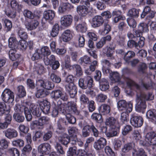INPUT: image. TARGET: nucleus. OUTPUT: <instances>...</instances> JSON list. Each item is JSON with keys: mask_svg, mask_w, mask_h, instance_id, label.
<instances>
[{"mask_svg": "<svg viewBox=\"0 0 156 156\" xmlns=\"http://www.w3.org/2000/svg\"><path fill=\"white\" fill-rule=\"evenodd\" d=\"M14 110L15 113H21L24 112L27 120L30 121L32 118L31 112L37 117L40 116L39 108L37 106L30 103H23L22 104H17L15 105Z\"/></svg>", "mask_w": 156, "mask_h": 156, "instance_id": "1", "label": "nucleus"}, {"mask_svg": "<svg viewBox=\"0 0 156 156\" xmlns=\"http://www.w3.org/2000/svg\"><path fill=\"white\" fill-rule=\"evenodd\" d=\"M154 98V95L151 93L147 94L142 93L140 95L137 94L136 98V104L135 109L139 112L144 113L146 108L145 101L152 100Z\"/></svg>", "mask_w": 156, "mask_h": 156, "instance_id": "2", "label": "nucleus"}, {"mask_svg": "<svg viewBox=\"0 0 156 156\" xmlns=\"http://www.w3.org/2000/svg\"><path fill=\"white\" fill-rule=\"evenodd\" d=\"M65 110L66 114V119L68 122L72 124H74L76 122V119L73 116L71 115V113L73 112L76 113V103L71 101L69 102L66 105V107Z\"/></svg>", "mask_w": 156, "mask_h": 156, "instance_id": "3", "label": "nucleus"}, {"mask_svg": "<svg viewBox=\"0 0 156 156\" xmlns=\"http://www.w3.org/2000/svg\"><path fill=\"white\" fill-rule=\"evenodd\" d=\"M73 80L74 76L71 75L68 76L65 79V83H66V89L72 97H74L77 92L76 88L73 82Z\"/></svg>", "mask_w": 156, "mask_h": 156, "instance_id": "4", "label": "nucleus"}, {"mask_svg": "<svg viewBox=\"0 0 156 156\" xmlns=\"http://www.w3.org/2000/svg\"><path fill=\"white\" fill-rule=\"evenodd\" d=\"M140 141V144L144 146H149L156 144V134L154 132H150L147 133L145 136V141L142 143Z\"/></svg>", "mask_w": 156, "mask_h": 156, "instance_id": "5", "label": "nucleus"}, {"mask_svg": "<svg viewBox=\"0 0 156 156\" xmlns=\"http://www.w3.org/2000/svg\"><path fill=\"white\" fill-rule=\"evenodd\" d=\"M93 79L90 76L80 78L79 80V85L83 89H85L87 87L91 88L93 85Z\"/></svg>", "mask_w": 156, "mask_h": 156, "instance_id": "6", "label": "nucleus"}, {"mask_svg": "<svg viewBox=\"0 0 156 156\" xmlns=\"http://www.w3.org/2000/svg\"><path fill=\"white\" fill-rule=\"evenodd\" d=\"M118 107L119 110L130 112L132 110L133 104L129 101L126 103L125 100H120L118 103Z\"/></svg>", "mask_w": 156, "mask_h": 156, "instance_id": "7", "label": "nucleus"}, {"mask_svg": "<svg viewBox=\"0 0 156 156\" xmlns=\"http://www.w3.org/2000/svg\"><path fill=\"white\" fill-rule=\"evenodd\" d=\"M1 97L5 102L12 103L14 100L13 93L9 89H5L2 93Z\"/></svg>", "mask_w": 156, "mask_h": 156, "instance_id": "8", "label": "nucleus"}, {"mask_svg": "<svg viewBox=\"0 0 156 156\" xmlns=\"http://www.w3.org/2000/svg\"><path fill=\"white\" fill-rule=\"evenodd\" d=\"M132 148L133 149L132 152L133 156H138V154H139L138 150L140 148H137V147L135 146V144L133 143H129L125 145L123 148L122 149V152L126 153Z\"/></svg>", "mask_w": 156, "mask_h": 156, "instance_id": "9", "label": "nucleus"}, {"mask_svg": "<svg viewBox=\"0 0 156 156\" xmlns=\"http://www.w3.org/2000/svg\"><path fill=\"white\" fill-rule=\"evenodd\" d=\"M130 121L133 126L137 127L142 126L143 122V120L141 116H137L135 113H134L131 115Z\"/></svg>", "mask_w": 156, "mask_h": 156, "instance_id": "10", "label": "nucleus"}, {"mask_svg": "<svg viewBox=\"0 0 156 156\" xmlns=\"http://www.w3.org/2000/svg\"><path fill=\"white\" fill-rule=\"evenodd\" d=\"M107 144V141L105 138L101 137L94 142L93 144L94 148L97 151L102 149Z\"/></svg>", "mask_w": 156, "mask_h": 156, "instance_id": "11", "label": "nucleus"}, {"mask_svg": "<svg viewBox=\"0 0 156 156\" xmlns=\"http://www.w3.org/2000/svg\"><path fill=\"white\" fill-rule=\"evenodd\" d=\"M73 16L70 15L63 16L61 18L60 23L63 27H68L70 26L73 21Z\"/></svg>", "mask_w": 156, "mask_h": 156, "instance_id": "12", "label": "nucleus"}, {"mask_svg": "<svg viewBox=\"0 0 156 156\" xmlns=\"http://www.w3.org/2000/svg\"><path fill=\"white\" fill-rule=\"evenodd\" d=\"M38 102L40 108L44 113L45 114L49 113L51 105L49 102L46 100H39Z\"/></svg>", "mask_w": 156, "mask_h": 156, "instance_id": "13", "label": "nucleus"}, {"mask_svg": "<svg viewBox=\"0 0 156 156\" xmlns=\"http://www.w3.org/2000/svg\"><path fill=\"white\" fill-rule=\"evenodd\" d=\"M105 124L106 125L109 126L110 128H120L119 123L118 120L114 117H110L106 119Z\"/></svg>", "mask_w": 156, "mask_h": 156, "instance_id": "14", "label": "nucleus"}, {"mask_svg": "<svg viewBox=\"0 0 156 156\" xmlns=\"http://www.w3.org/2000/svg\"><path fill=\"white\" fill-rule=\"evenodd\" d=\"M51 97L55 99L60 98L64 101H66L67 99V96L65 93L62 92L60 90L53 91L51 94Z\"/></svg>", "mask_w": 156, "mask_h": 156, "instance_id": "15", "label": "nucleus"}, {"mask_svg": "<svg viewBox=\"0 0 156 156\" xmlns=\"http://www.w3.org/2000/svg\"><path fill=\"white\" fill-rule=\"evenodd\" d=\"M65 66L66 68L68 69L72 70L73 69L76 72V75L78 76H81L83 74V72L80 66L78 65H74L71 66L69 63H65Z\"/></svg>", "mask_w": 156, "mask_h": 156, "instance_id": "16", "label": "nucleus"}, {"mask_svg": "<svg viewBox=\"0 0 156 156\" xmlns=\"http://www.w3.org/2000/svg\"><path fill=\"white\" fill-rule=\"evenodd\" d=\"M73 5L69 3L67 0H64L62 2L58 10L59 12L62 13L66 10L73 9Z\"/></svg>", "mask_w": 156, "mask_h": 156, "instance_id": "17", "label": "nucleus"}, {"mask_svg": "<svg viewBox=\"0 0 156 156\" xmlns=\"http://www.w3.org/2000/svg\"><path fill=\"white\" fill-rule=\"evenodd\" d=\"M148 31L147 25L144 23H140L138 26V29L135 31V34L136 37H140L143 32Z\"/></svg>", "mask_w": 156, "mask_h": 156, "instance_id": "18", "label": "nucleus"}, {"mask_svg": "<svg viewBox=\"0 0 156 156\" xmlns=\"http://www.w3.org/2000/svg\"><path fill=\"white\" fill-rule=\"evenodd\" d=\"M51 150V146L48 143H44L41 144L38 148V151L42 154H49Z\"/></svg>", "mask_w": 156, "mask_h": 156, "instance_id": "19", "label": "nucleus"}, {"mask_svg": "<svg viewBox=\"0 0 156 156\" xmlns=\"http://www.w3.org/2000/svg\"><path fill=\"white\" fill-rule=\"evenodd\" d=\"M37 83L44 88V89L46 90H51L54 87V85L52 83L47 80L44 81L42 80H39L37 82Z\"/></svg>", "mask_w": 156, "mask_h": 156, "instance_id": "20", "label": "nucleus"}, {"mask_svg": "<svg viewBox=\"0 0 156 156\" xmlns=\"http://www.w3.org/2000/svg\"><path fill=\"white\" fill-rule=\"evenodd\" d=\"M73 37L72 33L69 30H65L62 33V36L60 37L61 42H67L69 41Z\"/></svg>", "mask_w": 156, "mask_h": 156, "instance_id": "21", "label": "nucleus"}, {"mask_svg": "<svg viewBox=\"0 0 156 156\" xmlns=\"http://www.w3.org/2000/svg\"><path fill=\"white\" fill-rule=\"evenodd\" d=\"M104 22L101 16H96L92 19L91 25L94 28L100 27L102 24Z\"/></svg>", "mask_w": 156, "mask_h": 156, "instance_id": "22", "label": "nucleus"}, {"mask_svg": "<svg viewBox=\"0 0 156 156\" xmlns=\"http://www.w3.org/2000/svg\"><path fill=\"white\" fill-rule=\"evenodd\" d=\"M89 8L84 5H79L77 7L76 11L78 13L82 16H84L87 15L88 12Z\"/></svg>", "mask_w": 156, "mask_h": 156, "instance_id": "23", "label": "nucleus"}, {"mask_svg": "<svg viewBox=\"0 0 156 156\" xmlns=\"http://www.w3.org/2000/svg\"><path fill=\"white\" fill-rule=\"evenodd\" d=\"M39 24V21L37 20H32L30 23H25V25L26 28L29 30H32L36 29Z\"/></svg>", "mask_w": 156, "mask_h": 156, "instance_id": "24", "label": "nucleus"}, {"mask_svg": "<svg viewBox=\"0 0 156 156\" xmlns=\"http://www.w3.org/2000/svg\"><path fill=\"white\" fill-rule=\"evenodd\" d=\"M146 116L150 121L154 123L156 122V110L155 109L149 110L146 113Z\"/></svg>", "mask_w": 156, "mask_h": 156, "instance_id": "25", "label": "nucleus"}, {"mask_svg": "<svg viewBox=\"0 0 156 156\" xmlns=\"http://www.w3.org/2000/svg\"><path fill=\"white\" fill-rule=\"evenodd\" d=\"M155 13L154 11L151 10L150 7L147 6L144 8L140 16L141 18H144L146 15L149 14V16L150 18H152L154 17Z\"/></svg>", "mask_w": 156, "mask_h": 156, "instance_id": "26", "label": "nucleus"}, {"mask_svg": "<svg viewBox=\"0 0 156 156\" xmlns=\"http://www.w3.org/2000/svg\"><path fill=\"white\" fill-rule=\"evenodd\" d=\"M101 64L103 66L102 70L103 73L105 74L109 73L111 70L109 68L111 65L109 62L107 60L103 59L101 61Z\"/></svg>", "mask_w": 156, "mask_h": 156, "instance_id": "27", "label": "nucleus"}, {"mask_svg": "<svg viewBox=\"0 0 156 156\" xmlns=\"http://www.w3.org/2000/svg\"><path fill=\"white\" fill-rule=\"evenodd\" d=\"M5 136L9 139L16 137L18 135L17 132L15 129H8L5 132Z\"/></svg>", "mask_w": 156, "mask_h": 156, "instance_id": "28", "label": "nucleus"}, {"mask_svg": "<svg viewBox=\"0 0 156 156\" xmlns=\"http://www.w3.org/2000/svg\"><path fill=\"white\" fill-rule=\"evenodd\" d=\"M108 74H109L110 78L112 83L119 82L120 83V77L118 72H112L111 71H110V72L108 73Z\"/></svg>", "mask_w": 156, "mask_h": 156, "instance_id": "29", "label": "nucleus"}, {"mask_svg": "<svg viewBox=\"0 0 156 156\" xmlns=\"http://www.w3.org/2000/svg\"><path fill=\"white\" fill-rule=\"evenodd\" d=\"M111 39V36L107 35L105 37L102 38L100 41L96 44V46L97 48H100L102 47L107 41H110Z\"/></svg>", "mask_w": 156, "mask_h": 156, "instance_id": "30", "label": "nucleus"}, {"mask_svg": "<svg viewBox=\"0 0 156 156\" xmlns=\"http://www.w3.org/2000/svg\"><path fill=\"white\" fill-rule=\"evenodd\" d=\"M55 12L52 10L45 11L44 13V17L46 20L48 21L52 20L55 16Z\"/></svg>", "mask_w": 156, "mask_h": 156, "instance_id": "31", "label": "nucleus"}, {"mask_svg": "<svg viewBox=\"0 0 156 156\" xmlns=\"http://www.w3.org/2000/svg\"><path fill=\"white\" fill-rule=\"evenodd\" d=\"M99 111L103 115H105L108 114L110 112V108L109 106L106 105H101L98 108Z\"/></svg>", "mask_w": 156, "mask_h": 156, "instance_id": "32", "label": "nucleus"}, {"mask_svg": "<svg viewBox=\"0 0 156 156\" xmlns=\"http://www.w3.org/2000/svg\"><path fill=\"white\" fill-rule=\"evenodd\" d=\"M100 89L102 91H105L109 87V83L105 79H102L99 82Z\"/></svg>", "mask_w": 156, "mask_h": 156, "instance_id": "33", "label": "nucleus"}, {"mask_svg": "<svg viewBox=\"0 0 156 156\" xmlns=\"http://www.w3.org/2000/svg\"><path fill=\"white\" fill-rule=\"evenodd\" d=\"M58 140L62 144L66 145L69 142L70 139L67 134L63 133L59 137Z\"/></svg>", "mask_w": 156, "mask_h": 156, "instance_id": "34", "label": "nucleus"}, {"mask_svg": "<svg viewBox=\"0 0 156 156\" xmlns=\"http://www.w3.org/2000/svg\"><path fill=\"white\" fill-rule=\"evenodd\" d=\"M76 29L78 32L82 33L86 32L87 29L86 23L83 22L78 24L76 26Z\"/></svg>", "mask_w": 156, "mask_h": 156, "instance_id": "35", "label": "nucleus"}, {"mask_svg": "<svg viewBox=\"0 0 156 156\" xmlns=\"http://www.w3.org/2000/svg\"><path fill=\"white\" fill-rule=\"evenodd\" d=\"M44 68L43 66L41 64L36 63L35 64L34 70L37 74H41L44 71Z\"/></svg>", "mask_w": 156, "mask_h": 156, "instance_id": "36", "label": "nucleus"}, {"mask_svg": "<svg viewBox=\"0 0 156 156\" xmlns=\"http://www.w3.org/2000/svg\"><path fill=\"white\" fill-rule=\"evenodd\" d=\"M18 44L15 38L11 37L9 39V48H12L13 49H15L18 48Z\"/></svg>", "mask_w": 156, "mask_h": 156, "instance_id": "37", "label": "nucleus"}, {"mask_svg": "<svg viewBox=\"0 0 156 156\" xmlns=\"http://www.w3.org/2000/svg\"><path fill=\"white\" fill-rule=\"evenodd\" d=\"M20 55L16 53L15 49H11L9 51V57L12 61L15 60L18 58Z\"/></svg>", "mask_w": 156, "mask_h": 156, "instance_id": "38", "label": "nucleus"}, {"mask_svg": "<svg viewBox=\"0 0 156 156\" xmlns=\"http://www.w3.org/2000/svg\"><path fill=\"white\" fill-rule=\"evenodd\" d=\"M119 128H110L109 131L106 132L105 135L107 137H110L116 136L118 132Z\"/></svg>", "mask_w": 156, "mask_h": 156, "instance_id": "39", "label": "nucleus"}, {"mask_svg": "<svg viewBox=\"0 0 156 156\" xmlns=\"http://www.w3.org/2000/svg\"><path fill=\"white\" fill-rule=\"evenodd\" d=\"M115 47L114 46H110L107 47V51L106 52L107 56L109 58L113 59L114 58L113 54L114 53Z\"/></svg>", "mask_w": 156, "mask_h": 156, "instance_id": "40", "label": "nucleus"}, {"mask_svg": "<svg viewBox=\"0 0 156 156\" xmlns=\"http://www.w3.org/2000/svg\"><path fill=\"white\" fill-rule=\"evenodd\" d=\"M139 9H137L133 8L129 10L127 15L133 18H137L139 16Z\"/></svg>", "mask_w": 156, "mask_h": 156, "instance_id": "41", "label": "nucleus"}, {"mask_svg": "<svg viewBox=\"0 0 156 156\" xmlns=\"http://www.w3.org/2000/svg\"><path fill=\"white\" fill-rule=\"evenodd\" d=\"M62 105H55V107L53 108L51 112V115L54 117H56L58 114V112L59 111H61L62 108Z\"/></svg>", "mask_w": 156, "mask_h": 156, "instance_id": "42", "label": "nucleus"}, {"mask_svg": "<svg viewBox=\"0 0 156 156\" xmlns=\"http://www.w3.org/2000/svg\"><path fill=\"white\" fill-rule=\"evenodd\" d=\"M49 93L48 91L43 89L38 90L36 94V96L37 98L44 97Z\"/></svg>", "mask_w": 156, "mask_h": 156, "instance_id": "43", "label": "nucleus"}, {"mask_svg": "<svg viewBox=\"0 0 156 156\" xmlns=\"http://www.w3.org/2000/svg\"><path fill=\"white\" fill-rule=\"evenodd\" d=\"M125 81L127 85L129 87L133 86L137 89H140V87L138 84H136L133 80L129 78H126Z\"/></svg>", "mask_w": 156, "mask_h": 156, "instance_id": "44", "label": "nucleus"}, {"mask_svg": "<svg viewBox=\"0 0 156 156\" xmlns=\"http://www.w3.org/2000/svg\"><path fill=\"white\" fill-rule=\"evenodd\" d=\"M111 29V27L109 25L105 24L104 30H99L98 33L100 34L104 35L108 33L110 31Z\"/></svg>", "mask_w": 156, "mask_h": 156, "instance_id": "45", "label": "nucleus"}, {"mask_svg": "<svg viewBox=\"0 0 156 156\" xmlns=\"http://www.w3.org/2000/svg\"><path fill=\"white\" fill-rule=\"evenodd\" d=\"M65 122L64 120L62 118L60 119L58 122L57 128L56 130V132L58 133H61L65 130L64 128L62 126L61 124L62 123Z\"/></svg>", "mask_w": 156, "mask_h": 156, "instance_id": "46", "label": "nucleus"}, {"mask_svg": "<svg viewBox=\"0 0 156 156\" xmlns=\"http://www.w3.org/2000/svg\"><path fill=\"white\" fill-rule=\"evenodd\" d=\"M40 50V52L42 57H45V56H48L50 54V51L49 48L47 46H44L42 47L41 49H39Z\"/></svg>", "mask_w": 156, "mask_h": 156, "instance_id": "47", "label": "nucleus"}, {"mask_svg": "<svg viewBox=\"0 0 156 156\" xmlns=\"http://www.w3.org/2000/svg\"><path fill=\"white\" fill-rule=\"evenodd\" d=\"M76 39L78 41V46L80 47H83L84 45L85 40L83 35L78 34L76 36Z\"/></svg>", "mask_w": 156, "mask_h": 156, "instance_id": "48", "label": "nucleus"}, {"mask_svg": "<svg viewBox=\"0 0 156 156\" xmlns=\"http://www.w3.org/2000/svg\"><path fill=\"white\" fill-rule=\"evenodd\" d=\"M91 118L93 120L95 121L98 123H101L103 121V119L101 115L96 113H94L91 116Z\"/></svg>", "mask_w": 156, "mask_h": 156, "instance_id": "49", "label": "nucleus"}, {"mask_svg": "<svg viewBox=\"0 0 156 156\" xmlns=\"http://www.w3.org/2000/svg\"><path fill=\"white\" fill-rule=\"evenodd\" d=\"M59 30V26L58 24H55L53 26L51 33V36L54 37L57 36Z\"/></svg>", "mask_w": 156, "mask_h": 156, "instance_id": "50", "label": "nucleus"}, {"mask_svg": "<svg viewBox=\"0 0 156 156\" xmlns=\"http://www.w3.org/2000/svg\"><path fill=\"white\" fill-rule=\"evenodd\" d=\"M135 54L134 52L131 51H128L125 55L124 58L127 62L128 63L129 60L135 56Z\"/></svg>", "mask_w": 156, "mask_h": 156, "instance_id": "51", "label": "nucleus"}, {"mask_svg": "<svg viewBox=\"0 0 156 156\" xmlns=\"http://www.w3.org/2000/svg\"><path fill=\"white\" fill-rule=\"evenodd\" d=\"M128 113L124 111L121 114L120 120L122 123H126L129 120Z\"/></svg>", "mask_w": 156, "mask_h": 156, "instance_id": "52", "label": "nucleus"}, {"mask_svg": "<svg viewBox=\"0 0 156 156\" xmlns=\"http://www.w3.org/2000/svg\"><path fill=\"white\" fill-rule=\"evenodd\" d=\"M14 119L18 122H22L24 119V117L20 113H15L13 115Z\"/></svg>", "mask_w": 156, "mask_h": 156, "instance_id": "53", "label": "nucleus"}, {"mask_svg": "<svg viewBox=\"0 0 156 156\" xmlns=\"http://www.w3.org/2000/svg\"><path fill=\"white\" fill-rule=\"evenodd\" d=\"M18 34L20 38L23 40L27 38V35L23 29L19 28L18 29Z\"/></svg>", "mask_w": 156, "mask_h": 156, "instance_id": "54", "label": "nucleus"}, {"mask_svg": "<svg viewBox=\"0 0 156 156\" xmlns=\"http://www.w3.org/2000/svg\"><path fill=\"white\" fill-rule=\"evenodd\" d=\"M10 4L12 7L16 10L20 11L22 8V6L19 4L16 0L12 1Z\"/></svg>", "mask_w": 156, "mask_h": 156, "instance_id": "55", "label": "nucleus"}, {"mask_svg": "<svg viewBox=\"0 0 156 156\" xmlns=\"http://www.w3.org/2000/svg\"><path fill=\"white\" fill-rule=\"evenodd\" d=\"M17 89L18 92L17 94L19 97H23L26 95V91L23 86H19Z\"/></svg>", "mask_w": 156, "mask_h": 156, "instance_id": "56", "label": "nucleus"}, {"mask_svg": "<svg viewBox=\"0 0 156 156\" xmlns=\"http://www.w3.org/2000/svg\"><path fill=\"white\" fill-rule=\"evenodd\" d=\"M90 126L88 125L85 126L82 130V134L83 136L85 137L89 136L90 133Z\"/></svg>", "mask_w": 156, "mask_h": 156, "instance_id": "57", "label": "nucleus"}, {"mask_svg": "<svg viewBox=\"0 0 156 156\" xmlns=\"http://www.w3.org/2000/svg\"><path fill=\"white\" fill-rule=\"evenodd\" d=\"M43 58L39 49H37L31 57L33 60L34 61Z\"/></svg>", "mask_w": 156, "mask_h": 156, "instance_id": "58", "label": "nucleus"}, {"mask_svg": "<svg viewBox=\"0 0 156 156\" xmlns=\"http://www.w3.org/2000/svg\"><path fill=\"white\" fill-rule=\"evenodd\" d=\"M107 98V96L102 94H98L96 97V100L97 101L99 102H104Z\"/></svg>", "mask_w": 156, "mask_h": 156, "instance_id": "59", "label": "nucleus"}, {"mask_svg": "<svg viewBox=\"0 0 156 156\" xmlns=\"http://www.w3.org/2000/svg\"><path fill=\"white\" fill-rule=\"evenodd\" d=\"M127 22L129 26L133 28H135L136 25V23L134 19L132 17L129 18L127 19Z\"/></svg>", "mask_w": 156, "mask_h": 156, "instance_id": "60", "label": "nucleus"}, {"mask_svg": "<svg viewBox=\"0 0 156 156\" xmlns=\"http://www.w3.org/2000/svg\"><path fill=\"white\" fill-rule=\"evenodd\" d=\"M5 12L8 17L11 18H14L16 16V11L13 9H5Z\"/></svg>", "mask_w": 156, "mask_h": 156, "instance_id": "61", "label": "nucleus"}, {"mask_svg": "<svg viewBox=\"0 0 156 156\" xmlns=\"http://www.w3.org/2000/svg\"><path fill=\"white\" fill-rule=\"evenodd\" d=\"M12 145L15 146L19 147H22L24 145V142L22 139H17L12 141Z\"/></svg>", "mask_w": 156, "mask_h": 156, "instance_id": "62", "label": "nucleus"}, {"mask_svg": "<svg viewBox=\"0 0 156 156\" xmlns=\"http://www.w3.org/2000/svg\"><path fill=\"white\" fill-rule=\"evenodd\" d=\"M77 156H94V154L87 152V153L85 151L82 149H79L77 151Z\"/></svg>", "mask_w": 156, "mask_h": 156, "instance_id": "63", "label": "nucleus"}, {"mask_svg": "<svg viewBox=\"0 0 156 156\" xmlns=\"http://www.w3.org/2000/svg\"><path fill=\"white\" fill-rule=\"evenodd\" d=\"M76 150V147H70L67 152V156H77V151Z\"/></svg>", "mask_w": 156, "mask_h": 156, "instance_id": "64", "label": "nucleus"}]
</instances>
